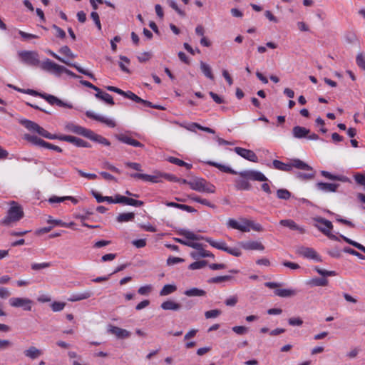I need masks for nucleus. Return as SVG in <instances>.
Returning <instances> with one entry per match:
<instances>
[{"instance_id":"nucleus-52","label":"nucleus","mask_w":365,"mask_h":365,"mask_svg":"<svg viewBox=\"0 0 365 365\" xmlns=\"http://www.w3.org/2000/svg\"><path fill=\"white\" fill-rule=\"evenodd\" d=\"M247 223L250 226V230L252 229L257 232L263 231V227L259 223L255 222L254 221L252 220H249V222H247Z\"/></svg>"},{"instance_id":"nucleus-17","label":"nucleus","mask_w":365,"mask_h":365,"mask_svg":"<svg viewBox=\"0 0 365 365\" xmlns=\"http://www.w3.org/2000/svg\"><path fill=\"white\" fill-rule=\"evenodd\" d=\"M240 246L245 250H260L262 251L264 250V245L257 241H246L241 242Z\"/></svg>"},{"instance_id":"nucleus-60","label":"nucleus","mask_w":365,"mask_h":365,"mask_svg":"<svg viewBox=\"0 0 365 365\" xmlns=\"http://www.w3.org/2000/svg\"><path fill=\"white\" fill-rule=\"evenodd\" d=\"M238 302L237 295L231 296L225 301V304L228 307H234Z\"/></svg>"},{"instance_id":"nucleus-54","label":"nucleus","mask_w":365,"mask_h":365,"mask_svg":"<svg viewBox=\"0 0 365 365\" xmlns=\"http://www.w3.org/2000/svg\"><path fill=\"white\" fill-rule=\"evenodd\" d=\"M76 170L83 178H86L89 180H95L97 178V175H96L94 173H87L81 170L78 169V168H76Z\"/></svg>"},{"instance_id":"nucleus-46","label":"nucleus","mask_w":365,"mask_h":365,"mask_svg":"<svg viewBox=\"0 0 365 365\" xmlns=\"http://www.w3.org/2000/svg\"><path fill=\"white\" fill-rule=\"evenodd\" d=\"M314 269L317 272L318 274L323 276V278H325L326 277H332L336 275V272L335 271H327L326 269H321L318 267H316Z\"/></svg>"},{"instance_id":"nucleus-27","label":"nucleus","mask_w":365,"mask_h":365,"mask_svg":"<svg viewBox=\"0 0 365 365\" xmlns=\"http://www.w3.org/2000/svg\"><path fill=\"white\" fill-rule=\"evenodd\" d=\"M206 294L205 290L197 287H192L184 292V294L187 297H205Z\"/></svg>"},{"instance_id":"nucleus-62","label":"nucleus","mask_w":365,"mask_h":365,"mask_svg":"<svg viewBox=\"0 0 365 365\" xmlns=\"http://www.w3.org/2000/svg\"><path fill=\"white\" fill-rule=\"evenodd\" d=\"M91 17L95 22V24L98 27V30L101 31V24L100 18H99L98 13L95 11L91 12Z\"/></svg>"},{"instance_id":"nucleus-36","label":"nucleus","mask_w":365,"mask_h":365,"mask_svg":"<svg viewBox=\"0 0 365 365\" xmlns=\"http://www.w3.org/2000/svg\"><path fill=\"white\" fill-rule=\"evenodd\" d=\"M341 238H342L346 243L354 246V247L357 248L358 250H359L360 251L363 252L364 253H365V247L364 245H362L361 244L356 242V241H354L342 235H341L339 236Z\"/></svg>"},{"instance_id":"nucleus-13","label":"nucleus","mask_w":365,"mask_h":365,"mask_svg":"<svg viewBox=\"0 0 365 365\" xmlns=\"http://www.w3.org/2000/svg\"><path fill=\"white\" fill-rule=\"evenodd\" d=\"M234 151L242 158L254 163L258 161V158L254 151L246 148L235 147Z\"/></svg>"},{"instance_id":"nucleus-26","label":"nucleus","mask_w":365,"mask_h":365,"mask_svg":"<svg viewBox=\"0 0 365 365\" xmlns=\"http://www.w3.org/2000/svg\"><path fill=\"white\" fill-rule=\"evenodd\" d=\"M274 293L280 297H291L297 294L296 290L292 289H277Z\"/></svg>"},{"instance_id":"nucleus-37","label":"nucleus","mask_w":365,"mask_h":365,"mask_svg":"<svg viewBox=\"0 0 365 365\" xmlns=\"http://www.w3.org/2000/svg\"><path fill=\"white\" fill-rule=\"evenodd\" d=\"M177 287L174 284H165L160 292V296H167L175 292Z\"/></svg>"},{"instance_id":"nucleus-35","label":"nucleus","mask_w":365,"mask_h":365,"mask_svg":"<svg viewBox=\"0 0 365 365\" xmlns=\"http://www.w3.org/2000/svg\"><path fill=\"white\" fill-rule=\"evenodd\" d=\"M189 197L192 200H193L195 202H199V203H200L202 205H206V206L210 207L211 208H215L216 207V206L214 204L211 203L207 200L202 199V198H201V197H200L198 196H196L195 195H189Z\"/></svg>"},{"instance_id":"nucleus-55","label":"nucleus","mask_w":365,"mask_h":365,"mask_svg":"<svg viewBox=\"0 0 365 365\" xmlns=\"http://www.w3.org/2000/svg\"><path fill=\"white\" fill-rule=\"evenodd\" d=\"M48 223L54 224L55 225H61L62 227H70L71 225H73V222H71L69 224H67L66 222H62L60 220H53L51 217H48V220H47Z\"/></svg>"},{"instance_id":"nucleus-34","label":"nucleus","mask_w":365,"mask_h":365,"mask_svg":"<svg viewBox=\"0 0 365 365\" xmlns=\"http://www.w3.org/2000/svg\"><path fill=\"white\" fill-rule=\"evenodd\" d=\"M310 173H302V172H297L295 173V176L297 178L302 180H312L314 178L315 172L312 170H309Z\"/></svg>"},{"instance_id":"nucleus-30","label":"nucleus","mask_w":365,"mask_h":365,"mask_svg":"<svg viewBox=\"0 0 365 365\" xmlns=\"http://www.w3.org/2000/svg\"><path fill=\"white\" fill-rule=\"evenodd\" d=\"M200 70L202 73L209 79L214 80V75L212 72V68L207 63L200 61Z\"/></svg>"},{"instance_id":"nucleus-1","label":"nucleus","mask_w":365,"mask_h":365,"mask_svg":"<svg viewBox=\"0 0 365 365\" xmlns=\"http://www.w3.org/2000/svg\"><path fill=\"white\" fill-rule=\"evenodd\" d=\"M207 164L217 168L222 172L238 175L240 178H235L234 181L235 187L237 190H250L252 188V185L249 182V180L260 182H266L268 180L267 178L262 173L257 170H247L237 172L228 166L214 161H207Z\"/></svg>"},{"instance_id":"nucleus-11","label":"nucleus","mask_w":365,"mask_h":365,"mask_svg":"<svg viewBox=\"0 0 365 365\" xmlns=\"http://www.w3.org/2000/svg\"><path fill=\"white\" fill-rule=\"evenodd\" d=\"M32 300L28 298L12 297L9 299V304L13 307H22L25 311H31Z\"/></svg>"},{"instance_id":"nucleus-5","label":"nucleus","mask_w":365,"mask_h":365,"mask_svg":"<svg viewBox=\"0 0 365 365\" xmlns=\"http://www.w3.org/2000/svg\"><path fill=\"white\" fill-rule=\"evenodd\" d=\"M10 205L11 207L8 210L6 217L0 221V225L9 226L23 218L24 214L22 207L15 201H12Z\"/></svg>"},{"instance_id":"nucleus-42","label":"nucleus","mask_w":365,"mask_h":365,"mask_svg":"<svg viewBox=\"0 0 365 365\" xmlns=\"http://www.w3.org/2000/svg\"><path fill=\"white\" fill-rule=\"evenodd\" d=\"M207 264V262L206 260H200V261H196L192 263H191L189 265V269L194 270V269H199L205 267Z\"/></svg>"},{"instance_id":"nucleus-57","label":"nucleus","mask_w":365,"mask_h":365,"mask_svg":"<svg viewBox=\"0 0 365 365\" xmlns=\"http://www.w3.org/2000/svg\"><path fill=\"white\" fill-rule=\"evenodd\" d=\"M232 331L239 335H243L248 331V328L244 326H235L232 328Z\"/></svg>"},{"instance_id":"nucleus-50","label":"nucleus","mask_w":365,"mask_h":365,"mask_svg":"<svg viewBox=\"0 0 365 365\" xmlns=\"http://www.w3.org/2000/svg\"><path fill=\"white\" fill-rule=\"evenodd\" d=\"M221 314V311L219 309H212L205 312L206 319L215 318Z\"/></svg>"},{"instance_id":"nucleus-12","label":"nucleus","mask_w":365,"mask_h":365,"mask_svg":"<svg viewBox=\"0 0 365 365\" xmlns=\"http://www.w3.org/2000/svg\"><path fill=\"white\" fill-rule=\"evenodd\" d=\"M115 138L121 143L127 145L135 147V148H143L144 145L138 140L133 138L130 134L128 133H119L115 134Z\"/></svg>"},{"instance_id":"nucleus-23","label":"nucleus","mask_w":365,"mask_h":365,"mask_svg":"<svg viewBox=\"0 0 365 365\" xmlns=\"http://www.w3.org/2000/svg\"><path fill=\"white\" fill-rule=\"evenodd\" d=\"M130 176L135 179H140L146 182H158V178L154 175L142 173H132Z\"/></svg>"},{"instance_id":"nucleus-25","label":"nucleus","mask_w":365,"mask_h":365,"mask_svg":"<svg viewBox=\"0 0 365 365\" xmlns=\"http://www.w3.org/2000/svg\"><path fill=\"white\" fill-rule=\"evenodd\" d=\"M24 354L26 357L35 359L42 355V351L35 346H30L28 349L24 351Z\"/></svg>"},{"instance_id":"nucleus-51","label":"nucleus","mask_w":365,"mask_h":365,"mask_svg":"<svg viewBox=\"0 0 365 365\" xmlns=\"http://www.w3.org/2000/svg\"><path fill=\"white\" fill-rule=\"evenodd\" d=\"M65 306V302H54L51 305V309L53 312H60L64 309Z\"/></svg>"},{"instance_id":"nucleus-15","label":"nucleus","mask_w":365,"mask_h":365,"mask_svg":"<svg viewBox=\"0 0 365 365\" xmlns=\"http://www.w3.org/2000/svg\"><path fill=\"white\" fill-rule=\"evenodd\" d=\"M108 331L115 335L119 339L129 338L131 335L130 331L113 325L109 326Z\"/></svg>"},{"instance_id":"nucleus-59","label":"nucleus","mask_w":365,"mask_h":365,"mask_svg":"<svg viewBox=\"0 0 365 365\" xmlns=\"http://www.w3.org/2000/svg\"><path fill=\"white\" fill-rule=\"evenodd\" d=\"M13 346V343L8 339H0V351L6 350Z\"/></svg>"},{"instance_id":"nucleus-56","label":"nucleus","mask_w":365,"mask_h":365,"mask_svg":"<svg viewBox=\"0 0 365 365\" xmlns=\"http://www.w3.org/2000/svg\"><path fill=\"white\" fill-rule=\"evenodd\" d=\"M225 252L235 257H240L242 255V252L240 250V249L237 247H229L226 246V250H225Z\"/></svg>"},{"instance_id":"nucleus-18","label":"nucleus","mask_w":365,"mask_h":365,"mask_svg":"<svg viewBox=\"0 0 365 365\" xmlns=\"http://www.w3.org/2000/svg\"><path fill=\"white\" fill-rule=\"evenodd\" d=\"M42 98L45 99L49 104L53 106L56 105L59 107H64V108H71L72 106L62 101L61 99L58 98L57 97L47 94V96H42Z\"/></svg>"},{"instance_id":"nucleus-3","label":"nucleus","mask_w":365,"mask_h":365,"mask_svg":"<svg viewBox=\"0 0 365 365\" xmlns=\"http://www.w3.org/2000/svg\"><path fill=\"white\" fill-rule=\"evenodd\" d=\"M65 129L68 131L72 132L79 135H82L92 141L96 142L103 145H110V142L103 136L96 134L90 129L86 128L78 125H76L73 123H68L65 125Z\"/></svg>"},{"instance_id":"nucleus-8","label":"nucleus","mask_w":365,"mask_h":365,"mask_svg":"<svg viewBox=\"0 0 365 365\" xmlns=\"http://www.w3.org/2000/svg\"><path fill=\"white\" fill-rule=\"evenodd\" d=\"M21 61L27 65L37 66L40 64L38 54L36 51H22L19 52Z\"/></svg>"},{"instance_id":"nucleus-63","label":"nucleus","mask_w":365,"mask_h":365,"mask_svg":"<svg viewBox=\"0 0 365 365\" xmlns=\"http://www.w3.org/2000/svg\"><path fill=\"white\" fill-rule=\"evenodd\" d=\"M288 323L291 326H301L303 321L300 317H292L288 319Z\"/></svg>"},{"instance_id":"nucleus-19","label":"nucleus","mask_w":365,"mask_h":365,"mask_svg":"<svg viewBox=\"0 0 365 365\" xmlns=\"http://www.w3.org/2000/svg\"><path fill=\"white\" fill-rule=\"evenodd\" d=\"M198 245L200 247L198 248H195L197 252H194L190 254L193 259H198L200 257H214V255L212 252L203 249L202 244L198 243Z\"/></svg>"},{"instance_id":"nucleus-4","label":"nucleus","mask_w":365,"mask_h":365,"mask_svg":"<svg viewBox=\"0 0 365 365\" xmlns=\"http://www.w3.org/2000/svg\"><path fill=\"white\" fill-rule=\"evenodd\" d=\"M272 165L274 169L285 172H290L294 168L302 170H312V168L310 165L298 158L290 160L289 163L274 160Z\"/></svg>"},{"instance_id":"nucleus-10","label":"nucleus","mask_w":365,"mask_h":365,"mask_svg":"<svg viewBox=\"0 0 365 365\" xmlns=\"http://www.w3.org/2000/svg\"><path fill=\"white\" fill-rule=\"evenodd\" d=\"M296 253L304 258L322 262L321 257L313 248L301 246L297 248Z\"/></svg>"},{"instance_id":"nucleus-38","label":"nucleus","mask_w":365,"mask_h":365,"mask_svg":"<svg viewBox=\"0 0 365 365\" xmlns=\"http://www.w3.org/2000/svg\"><path fill=\"white\" fill-rule=\"evenodd\" d=\"M125 98H127L128 99H130L136 103H142L145 106V103L146 102V100H143L137 95H135L134 93L128 91L125 93Z\"/></svg>"},{"instance_id":"nucleus-41","label":"nucleus","mask_w":365,"mask_h":365,"mask_svg":"<svg viewBox=\"0 0 365 365\" xmlns=\"http://www.w3.org/2000/svg\"><path fill=\"white\" fill-rule=\"evenodd\" d=\"M55 63H56L55 62L47 58L45 61H43L41 63L40 66L43 70L48 71V72H51Z\"/></svg>"},{"instance_id":"nucleus-48","label":"nucleus","mask_w":365,"mask_h":365,"mask_svg":"<svg viewBox=\"0 0 365 365\" xmlns=\"http://www.w3.org/2000/svg\"><path fill=\"white\" fill-rule=\"evenodd\" d=\"M311 284L314 286H327L328 280L326 278H314L311 281Z\"/></svg>"},{"instance_id":"nucleus-43","label":"nucleus","mask_w":365,"mask_h":365,"mask_svg":"<svg viewBox=\"0 0 365 365\" xmlns=\"http://www.w3.org/2000/svg\"><path fill=\"white\" fill-rule=\"evenodd\" d=\"M168 4L169 6L173 9L180 16L184 17L185 16V12L180 9L177 3L173 0H167Z\"/></svg>"},{"instance_id":"nucleus-39","label":"nucleus","mask_w":365,"mask_h":365,"mask_svg":"<svg viewBox=\"0 0 365 365\" xmlns=\"http://www.w3.org/2000/svg\"><path fill=\"white\" fill-rule=\"evenodd\" d=\"M232 279L231 276L225 275V276H219L215 277H212L208 279V283L217 284L224 282H227Z\"/></svg>"},{"instance_id":"nucleus-45","label":"nucleus","mask_w":365,"mask_h":365,"mask_svg":"<svg viewBox=\"0 0 365 365\" xmlns=\"http://www.w3.org/2000/svg\"><path fill=\"white\" fill-rule=\"evenodd\" d=\"M356 63L359 68L365 71V54L364 53H359L357 54Z\"/></svg>"},{"instance_id":"nucleus-53","label":"nucleus","mask_w":365,"mask_h":365,"mask_svg":"<svg viewBox=\"0 0 365 365\" xmlns=\"http://www.w3.org/2000/svg\"><path fill=\"white\" fill-rule=\"evenodd\" d=\"M50 266H51V263H49V262L34 263L31 264V269L33 270H40L42 269L48 268Z\"/></svg>"},{"instance_id":"nucleus-61","label":"nucleus","mask_w":365,"mask_h":365,"mask_svg":"<svg viewBox=\"0 0 365 365\" xmlns=\"http://www.w3.org/2000/svg\"><path fill=\"white\" fill-rule=\"evenodd\" d=\"M152 291V286L151 285H145L140 287L138 292L140 295H148L150 292Z\"/></svg>"},{"instance_id":"nucleus-14","label":"nucleus","mask_w":365,"mask_h":365,"mask_svg":"<svg viewBox=\"0 0 365 365\" xmlns=\"http://www.w3.org/2000/svg\"><path fill=\"white\" fill-rule=\"evenodd\" d=\"M86 115L89 118L103 123L110 128H114L116 125L113 120L106 118V117L100 115L95 114L90 110L86 112Z\"/></svg>"},{"instance_id":"nucleus-40","label":"nucleus","mask_w":365,"mask_h":365,"mask_svg":"<svg viewBox=\"0 0 365 365\" xmlns=\"http://www.w3.org/2000/svg\"><path fill=\"white\" fill-rule=\"evenodd\" d=\"M277 197L281 200H289L291 197V192L287 189H279L277 191Z\"/></svg>"},{"instance_id":"nucleus-6","label":"nucleus","mask_w":365,"mask_h":365,"mask_svg":"<svg viewBox=\"0 0 365 365\" xmlns=\"http://www.w3.org/2000/svg\"><path fill=\"white\" fill-rule=\"evenodd\" d=\"M178 234L183 236L187 240H205L208 242L212 247L217 248L220 250L225 251L226 250V243L224 241L215 242L210 237H206L202 235H197L193 233L192 232L185 230V229H179L177 231Z\"/></svg>"},{"instance_id":"nucleus-32","label":"nucleus","mask_w":365,"mask_h":365,"mask_svg":"<svg viewBox=\"0 0 365 365\" xmlns=\"http://www.w3.org/2000/svg\"><path fill=\"white\" fill-rule=\"evenodd\" d=\"M134 218L135 214L133 212H123L119 214L116 220L118 222H124L132 221Z\"/></svg>"},{"instance_id":"nucleus-9","label":"nucleus","mask_w":365,"mask_h":365,"mask_svg":"<svg viewBox=\"0 0 365 365\" xmlns=\"http://www.w3.org/2000/svg\"><path fill=\"white\" fill-rule=\"evenodd\" d=\"M47 53L49 55H51L52 57H53L56 59L58 60L59 61L66 64L67 66H68L70 67L75 68L79 73H82V74L89 77L92 80H93V81L96 80V78H95L94 75L91 72L88 71V70H86V69L83 68L82 67H81L78 64H76L75 63H70V62L66 61L65 59L61 58L59 56H58L56 53H55L54 52H53L51 50H48L47 51Z\"/></svg>"},{"instance_id":"nucleus-64","label":"nucleus","mask_w":365,"mask_h":365,"mask_svg":"<svg viewBox=\"0 0 365 365\" xmlns=\"http://www.w3.org/2000/svg\"><path fill=\"white\" fill-rule=\"evenodd\" d=\"M354 180H356V182L358 184L365 187V175H364L357 173L354 175Z\"/></svg>"},{"instance_id":"nucleus-21","label":"nucleus","mask_w":365,"mask_h":365,"mask_svg":"<svg viewBox=\"0 0 365 365\" xmlns=\"http://www.w3.org/2000/svg\"><path fill=\"white\" fill-rule=\"evenodd\" d=\"M181 304L172 300H167L163 302L160 307L163 310L178 311L181 309Z\"/></svg>"},{"instance_id":"nucleus-2","label":"nucleus","mask_w":365,"mask_h":365,"mask_svg":"<svg viewBox=\"0 0 365 365\" xmlns=\"http://www.w3.org/2000/svg\"><path fill=\"white\" fill-rule=\"evenodd\" d=\"M19 123L24 126L27 130L31 132L37 133L41 136L51 139V140H55L58 139L62 141H66L70 143H72L75 145L76 147L78 148H91V145L87 141H85L84 140L72 136V135H56V134H51L49 132H48L46 130H45L43 128L41 127L38 124L36 123L31 121L28 119H20L19 120Z\"/></svg>"},{"instance_id":"nucleus-33","label":"nucleus","mask_w":365,"mask_h":365,"mask_svg":"<svg viewBox=\"0 0 365 365\" xmlns=\"http://www.w3.org/2000/svg\"><path fill=\"white\" fill-rule=\"evenodd\" d=\"M314 221L318 223H320L322 225L320 227L325 228L326 230H328L329 232H330L333 228L332 223L329 220L322 218L321 217L314 218ZM317 227L319 228V226Z\"/></svg>"},{"instance_id":"nucleus-24","label":"nucleus","mask_w":365,"mask_h":365,"mask_svg":"<svg viewBox=\"0 0 365 365\" xmlns=\"http://www.w3.org/2000/svg\"><path fill=\"white\" fill-rule=\"evenodd\" d=\"M279 224L284 227H289L290 230H298L301 233L304 232V230L299 227L292 220H282L279 221Z\"/></svg>"},{"instance_id":"nucleus-7","label":"nucleus","mask_w":365,"mask_h":365,"mask_svg":"<svg viewBox=\"0 0 365 365\" xmlns=\"http://www.w3.org/2000/svg\"><path fill=\"white\" fill-rule=\"evenodd\" d=\"M190 188L198 192L207 193H214L215 192V186L203 178H196L189 182Z\"/></svg>"},{"instance_id":"nucleus-22","label":"nucleus","mask_w":365,"mask_h":365,"mask_svg":"<svg viewBox=\"0 0 365 365\" xmlns=\"http://www.w3.org/2000/svg\"><path fill=\"white\" fill-rule=\"evenodd\" d=\"M96 92L97 93L95 94V96L97 98L105 101L106 103H107L108 104H109L110 106H113L115 104L112 96H110L109 93L103 92L99 88H98V91H96Z\"/></svg>"},{"instance_id":"nucleus-28","label":"nucleus","mask_w":365,"mask_h":365,"mask_svg":"<svg viewBox=\"0 0 365 365\" xmlns=\"http://www.w3.org/2000/svg\"><path fill=\"white\" fill-rule=\"evenodd\" d=\"M24 139L32 143L33 145H38L41 147H43V144L45 142V140H42L41 138L36 135H31L30 134H25L24 135Z\"/></svg>"},{"instance_id":"nucleus-31","label":"nucleus","mask_w":365,"mask_h":365,"mask_svg":"<svg viewBox=\"0 0 365 365\" xmlns=\"http://www.w3.org/2000/svg\"><path fill=\"white\" fill-rule=\"evenodd\" d=\"M321 175L323 177H324L329 180H339V181H341V182H346L347 180V178L343 175H333V174L330 173L329 172L325 171V170H322Z\"/></svg>"},{"instance_id":"nucleus-58","label":"nucleus","mask_w":365,"mask_h":365,"mask_svg":"<svg viewBox=\"0 0 365 365\" xmlns=\"http://www.w3.org/2000/svg\"><path fill=\"white\" fill-rule=\"evenodd\" d=\"M184 262V259L170 256L167 259V264L169 266Z\"/></svg>"},{"instance_id":"nucleus-47","label":"nucleus","mask_w":365,"mask_h":365,"mask_svg":"<svg viewBox=\"0 0 365 365\" xmlns=\"http://www.w3.org/2000/svg\"><path fill=\"white\" fill-rule=\"evenodd\" d=\"M174 240L180 244L190 247L192 248H198L200 247V245H198V242H190V241H186V240H183L180 238H175Z\"/></svg>"},{"instance_id":"nucleus-44","label":"nucleus","mask_w":365,"mask_h":365,"mask_svg":"<svg viewBox=\"0 0 365 365\" xmlns=\"http://www.w3.org/2000/svg\"><path fill=\"white\" fill-rule=\"evenodd\" d=\"M125 205L133 207H141L144 205V202L126 197Z\"/></svg>"},{"instance_id":"nucleus-20","label":"nucleus","mask_w":365,"mask_h":365,"mask_svg":"<svg viewBox=\"0 0 365 365\" xmlns=\"http://www.w3.org/2000/svg\"><path fill=\"white\" fill-rule=\"evenodd\" d=\"M310 133V130L304 127L296 125L292 128V134L295 138H307V135Z\"/></svg>"},{"instance_id":"nucleus-29","label":"nucleus","mask_w":365,"mask_h":365,"mask_svg":"<svg viewBox=\"0 0 365 365\" xmlns=\"http://www.w3.org/2000/svg\"><path fill=\"white\" fill-rule=\"evenodd\" d=\"M93 293L91 291H86L82 293H78L73 294L69 299L70 302H77L83 299H86L92 296Z\"/></svg>"},{"instance_id":"nucleus-49","label":"nucleus","mask_w":365,"mask_h":365,"mask_svg":"<svg viewBox=\"0 0 365 365\" xmlns=\"http://www.w3.org/2000/svg\"><path fill=\"white\" fill-rule=\"evenodd\" d=\"M59 52L61 54L65 55V56H66L68 57H70L71 58H74L76 57V56L72 53V51H71V49L69 48V47L68 46H62L59 49Z\"/></svg>"},{"instance_id":"nucleus-16","label":"nucleus","mask_w":365,"mask_h":365,"mask_svg":"<svg viewBox=\"0 0 365 365\" xmlns=\"http://www.w3.org/2000/svg\"><path fill=\"white\" fill-rule=\"evenodd\" d=\"M339 184L319 182L316 184L317 190L324 192H335Z\"/></svg>"}]
</instances>
